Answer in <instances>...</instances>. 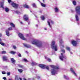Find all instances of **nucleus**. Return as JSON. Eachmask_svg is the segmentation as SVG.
I'll return each mask as SVG.
<instances>
[{"label": "nucleus", "mask_w": 80, "mask_h": 80, "mask_svg": "<svg viewBox=\"0 0 80 80\" xmlns=\"http://www.w3.org/2000/svg\"><path fill=\"white\" fill-rule=\"evenodd\" d=\"M28 15H25L24 16V19L25 21H28Z\"/></svg>", "instance_id": "obj_10"}, {"label": "nucleus", "mask_w": 80, "mask_h": 80, "mask_svg": "<svg viewBox=\"0 0 80 80\" xmlns=\"http://www.w3.org/2000/svg\"><path fill=\"white\" fill-rule=\"evenodd\" d=\"M24 61L25 62H27V60L26 59H24Z\"/></svg>", "instance_id": "obj_49"}, {"label": "nucleus", "mask_w": 80, "mask_h": 80, "mask_svg": "<svg viewBox=\"0 0 80 80\" xmlns=\"http://www.w3.org/2000/svg\"><path fill=\"white\" fill-rule=\"evenodd\" d=\"M26 35L27 37H29V34H26Z\"/></svg>", "instance_id": "obj_50"}, {"label": "nucleus", "mask_w": 80, "mask_h": 80, "mask_svg": "<svg viewBox=\"0 0 80 80\" xmlns=\"http://www.w3.org/2000/svg\"><path fill=\"white\" fill-rule=\"evenodd\" d=\"M70 53H71V54H72V52H70Z\"/></svg>", "instance_id": "obj_56"}, {"label": "nucleus", "mask_w": 80, "mask_h": 80, "mask_svg": "<svg viewBox=\"0 0 80 80\" xmlns=\"http://www.w3.org/2000/svg\"><path fill=\"white\" fill-rule=\"evenodd\" d=\"M72 3L74 5H77V2H76V1L75 0H73L72 1Z\"/></svg>", "instance_id": "obj_25"}, {"label": "nucleus", "mask_w": 80, "mask_h": 80, "mask_svg": "<svg viewBox=\"0 0 80 80\" xmlns=\"http://www.w3.org/2000/svg\"><path fill=\"white\" fill-rule=\"evenodd\" d=\"M45 59H47V60L48 62H51V59H50L47 58V57L46 56L45 57Z\"/></svg>", "instance_id": "obj_22"}, {"label": "nucleus", "mask_w": 80, "mask_h": 80, "mask_svg": "<svg viewBox=\"0 0 80 80\" xmlns=\"http://www.w3.org/2000/svg\"><path fill=\"white\" fill-rule=\"evenodd\" d=\"M8 30H9V31H10V30H12V28L11 27L8 28Z\"/></svg>", "instance_id": "obj_34"}, {"label": "nucleus", "mask_w": 80, "mask_h": 80, "mask_svg": "<svg viewBox=\"0 0 80 80\" xmlns=\"http://www.w3.org/2000/svg\"><path fill=\"white\" fill-rule=\"evenodd\" d=\"M36 27H38V25L36 24Z\"/></svg>", "instance_id": "obj_55"}, {"label": "nucleus", "mask_w": 80, "mask_h": 80, "mask_svg": "<svg viewBox=\"0 0 80 80\" xmlns=\"http://www.w3.org/2000/svg\"><path fill=\"white\" fill-rule=\"evenodd\" d=\"M2 74H5V72L3 71L2 72Z\"/></svg>", "instance_id": "obj_47"}, {"label": "nucleus", "mask_w": 80, "mask_h": 80, "mask_svg": "<svg viewBox=\"0 0 80 80\" xmlns=\"http://www.w3.org/2000/svg\"><path fill=\"white\" fill-rule=\"evenodd\" d=\"M8 3H10L11 2H12V1H11V0H8Z\"/></svg>", "instance_id": "obj_43"}, {"label": "nucleus", "mask_w": 80, "mask_h": 80, "mask_svg": "<svg viewBox=\"0 0 80 80\" xmlns=\"http://www.w3.org/2000/svg\"><path fill=\"white\" fill-rule=\"evenodd\" d=\"M13 48H14V49H16V46H13Z\"/></svg>", "instance_id": "obj_42"}, {"label": "nucleus", "mask_w": 80, "mask_h": 80, "mask_svg": "<svg viewBox=\"0 0 80 80\" xmlns=\"http://www.w3.org/2000/svg\"><path fill=\"white\" fill-rule=\"evenodd\" d=\"M37 78H40V77L39 76H38L37 77Z\"/></svg>", "instance_id": "obj_52"}, {"label": "nucleus", "mask_w": 80, "mask_h": 80, "mask_svg": "<svg viewBox=\"0 0 80 80\" xmlns=\"http://www.w3.org/2000/svg\"><path fill=\"white\" fill-rule=\"evenodd\" d=\"M75 11L77 14L80 15V6L76 7L75 9Z\"/></svg>", "instance_id": "obj_4"}, {"label": "nucleus", "mask_w": 80, "mask_h": 80, "mask_svg": "<svg viewBox=\"0 0 80 80\" xmlns=\"http://www.w3.org/2000/svg\"><path fill=\"white\" fill-rule=\"evenodd\" d=\"M24 46L27 47V48H30L31 47V46L28 45H27L26 44H23Z\"/></svg>", "instance_id": "obj_15"}, {"label": "nucleus", "mask_w": 80, "mask_h": 80, "mask_svg": "<svg viewBox=\"0 0 80 80\" xmlns=\"http://www.w3.org/2000/svg\"><path fill=\"white\" fill-rule=\"evenodd\" d=\"M31 80V79H30V78H29L28 79V80Z\"/></svg>", "instance_id": "obj_54"}, {"label": "nucleus", "mask_w": 80, "mask_h": 80, "mask_svg": "<svg viewBox=\"0 0 80 80\" xmlns=\"http://www.w3.org/2000/svg\"><path fill=\"white\" fill-rule=\"evenodd\" d=\"M23 7L24 8H29V6H28V5L27 4H25L23 5Z\"/></svg>", "instance_id": "obj_23"}, {"label": "nucleus", "mask_w": 80, "mask_h": 80, "mask_svg": "<svg viewBox=\"0 0 80 80\" xmlns=\"http://www.w3.org/2000/svg\"><path fill=\"white\" fill-rule=\"evenodd\" d=\"M2 59L3 61H7V60H8L7 57L5 56H4L2 57Z\"/></svg>", "instance_id": "obj_13"}, {"label": "nucleus", "mask_w": 80, "mask_h": 80, "mask_svg": "<svg viewBox=\"0 0 80 80\" xmlns=\"http://www.w3.org/2000/svg\"><path fill=\"white\" fill-rule=\"evenodd\" d=\"M32 5L33 7H34V8H37V5H36V4H35V3H33Z\"/></svg>", "instance_id": "obj_28"}, {"label": "nucleus", "mask_w": 80, "mask_h": 80, "mask_svg": "<svg viewBox=\"0 0 80 80\" xmlns=\"http://www.w3.org/2000/svg\"><path fill=\"white\" fill-rule=\"evenodd\" d=\"M59 43L60 44H62V43H63V41L62 39V38H59Z\"/></svg>", "instance_id": "obj_18"}, {"label": "nucleus", "mask_w": 80, "mask_h": 80, "mask_svg": "<svg viewBox=\"0 0 80 80\" xmlns=\"http://www.w3.org/2000/svg\"><path fill=\"white\" fill-rule=\"evenodd\" d=\"M0 44H1V45H2V46H5V43L2 42H0Z\"/></svg>", "instance_id": "obj_31"}, {"label": "nucleus", "mask_w": 80, "mask_h": 80, "mask_svg": "<svg viewBox=\"0 0 80 80\" xmlns=\"http://www.w3.org/2000/svg\"><path fill=\"white\" fill-rule=\"evenodd\" d=\"M71 12H72V13H74V11L72 10V9L71 10Z\"/></svg>", "instance_id": "obj_46"}, {"label": "nucleus", "mask_w": 80, "mask_h": 80, "mask_svg": "<svg viewBox=\"0 0 80 80\" xmlns=\"http://www.w3.org/2000/svg\"><path fill=\"white\" fill-rule=\"evenodd\" d=\"M18 71H19V72L20 73L22 72H23V70L22 69H18Z\"/></svg>", "instance_id": "obj_36"}, {"label": "nucleus", "mask_w": 80, "mask_h": 80, "mask_svg": "<svg viewBox=\"0 0 80 80\" xmlns=\"http://www.w3.org/2000/svg\"><path fill=\"white\" fill-rule=\"evenodd\" d=\"M18 57H22V55L20 54H18Z\"/></svg>", "instance_id": "obj_44"}, {"label": "nucleus", "mask_w": 80, "mask_h": 80, "mask_svg": "<svg viewBox=\"0 0 80 80\" xmlns=\"http://www.w3.org/2000/svg\"><path fill=\"white\" fill-rule=\"evenodd\" d=\"M10 25L11 26H12V27H15V25H14L13 23H11Z\"/></svg>", "instance_id": "obj_30"}, {"label": "nucleus", "mask_w": 80, "mask_h": 80, "mask_svg": "<svg viewBox=\"0 0 80 80\" xmlns=\"http://www.w3.org/2000/svg\"><path fill=\"white\" fill-rule=\"evenodd\" d=\"M11 60L12 63H15V60H14L13 58H11Z\"/></svg>", "instance_id": "obj_24"}, {"label": "nucleus", "mask_w": 80, "mask_h": 80, "mask_svg": "<svg viewBox=\"0 0 80 80\" xmlns=\"http://www.w3.org/2000/svg\"><path fill=\"white\" fill-rule=\"evenodd\" d=\"M8 76H9V75H10V72H8L7 73Z\"/></svg>", "instance_id": "obj_40"}, {"label": "nucleus", "mask_w": 80, "mask_h": 80, "mask_svg": "<svg viewBox=\"0 0 80 80\" xmlns=\"http://www.w3.org/2000/svg\"><path fill=\"white\" fill-rule=\"evenodd\" d=\"M37 64L35 62H32V63H31V65L32 66H34V65H37Z\"/></svg>", "instance_id": "obj_27"}, {"label": "nucleus", "mask_w": 80, "mask_h": 80, "mask_svg": "<svg viewBox=\"0 0 80 80\" xmlns=\"http://www.w3.org/2000/svg\"><path fill=\"white\" fill-rule=\"evenodd\" d=\"M70 70L73 73V74L76 76V77H77V74L75 72V71L73 70V69L72 68H71L70 69Z\"/></svg>", "instance_id": "obj_11"}, {"label": "nucleus", "mask_w": 80, "mask_h": 80, "mask_svg": "<svg viewBox=\"0 0 80 80\" xmlns=\"http://www.w3.org/2000/svg\"><path fill=\"white\" fill-rule=\"evenodd\" d=\"M10 53H11V54H12V55H15V53H16V52H15L14 51H11L9 52Z\"/></svg>", "instance_id": "obj_26"}, {"label": "nucleus", "mask_w": 80, "mask_h": 80, "mask_svg": "<svg viewBox=\"0 0 80 80\" xmlns=\"http://www.w3.org/2000/svg\"><path fill=\"white\" fill-rule=\"evenodd\" d=\"M9 80H12V79H9Z\"/></svg>", "instance_id": "obj_59"}, {"label": "nucleus", "mask_w": 80, "mask_h": 80, "mask_svg": "<svg viewBox=\"0 0 80 80\" xmlns=\"http://www.w3.org/2000/svg\"><path fill=\"white\" fill-rule=\"evenodd\" d=\"M50 67L52 68V69L51 71L52 75L57 74V72H58V69H59L58 67L53 65H50Z\"/></svg>", "instance_id": "obj_2"}, {"label": "nucleus", "mask_w": 80, "mask_h": 80, "mask_svg": "<svg viewBox=\"0 0 80 80\" xmlns=\"http://www.w3.org/2000/svg\"><path fill=\"white\" fill-rule=\"evenodd\" d=\"M64 78H65V79H68V78L67 77V76L64 75Z\"/></svg>", "instance_id": "obj_38"}, {"label": "nucleus", "mask_w": 80, "mask_h": 80, "mask_svg": "<svg viewBox=\"0 0 80 80\" xmlns=\"http://www.w3.org/2000/svg\"><path fill=\"white\" fill-rule=\"evenodd\" d=\"M18 36L19 37L21 38V39H22V40H27V38H24L23 35L21 33L19 34Z\"/></svg>", "instance_id": "obj_7"}, {"label": "nucleus", "mask_w": 80, "mask_h": 80, "mask_svg": "<svg viewBox=\"0 0 80 80\" xmlns=\"http://www.w3.org/2000/svg\"><path fill=\"white\" fill-rule=\"evenodd\" d=\"M20 23H21V24H23V22H20Z\"/></svg>", "instance_id": "obj_53"}, {"label": "nucleus", "mask_w": 80, "mask_h": 80, "mask_svg": "<svg viewBox=\"0 0 80 80\" xmlns=\"http://www.w3.org/2000/svg\"><path fill=\"white\" fill-rule=\"evenodd\" d=\"M3 79H4V80H7V78H6V77H4L2 78Z\"/></svg>", "instance_id": "obj_45"}, {"label": "nucleus", "mask_w": 80, "mask_h": 80, "mask_svg": "<svg viewBox=\"0 0 80 80\" xmlns=\"http://www.w3.org/2000/svg\"><path fill=\"white\" fill-rule=\"evenodd\" d=\"M64 46L63 45H62V46H61V47L62 48H63L64 47Z\"/></svg>", "instance_id": "obj_48"}, {"label": "nucleus", "mask_w": 80, "mask_h": 80, "mask_svg": "<svg viewBox=\"0 0 80 80\" xmlns=\"http://www.w3.org/2000/svg\"><path fill=\"white\" fill-rule=\"evenodd\" d=\"M31 43L33 45H35L38 47H44V46L40 41L38 39H33L31 42Z\"/></svg>", "instance_id": "obj_1"}, {"label": "nucleus", "mask_w": 80, "mask_h": 80, "mask_svg": "<svg viewBox=\"0 0 80 80\" xmlns=\"http://www.w3.org/2000/svg\"><path fill=\"white\" fill-rule=\"evenodd\" d=\"M2 34L1 33H0V37H2ZM0 42H1L2 41V39H1V38H0Z\"/></svg>", "instance_id": "obj_37"}, {"label": "nucleus", "mask_w": 80, "mask_h": 80, "mask_svg": "<svg viewBox=\"0 0 80 80\" xmlns=\"http://www.w3.org/2000/svg\"><path fill=\"white\" fill-rule=\"evenodd\" d=\"M72 44L73 46H76V45H77V43L76 41H73L72 42Z\"/></svg>", "instance_id": "obj_12"}, {"label": "nucleus", "mask_w": 80, "mask_h": 80, "mask_svg": "<svg viewBox=\"0 0 80 80\" xmlns=\"http://www.w3.org/2000/svg\"><path fill=\"white\" fill-rule=\"evenodd\" d=\"M40 67L41 68H46L47 70H49V68L48 66H45L43 64H40L39 65Z\"/></svg>", "instance_id": "obj_5"}, {"label": "nucleus", "mask_w": 80, "mask_h": 80, "mask_svg": "<svg viewBox=\"0 0 80 80\" xmlns=\"http://www.w3.org/2000/svg\"><path fill=\"white\" fill-rule=\"evenodd\" d=\"M66 49H67L68 50V51H70V48L69 47H66Z\"/></svg>", "instance_id": "obj_33"}, {"label": "nucleus", "mask_w": 80, "mask_h": 80, "mask_svg": "<svg viewBox=\"0 0 80 80\" xmlns=\"http://www.w3.org/2000/svg\"><path fill=\"white\" fill-rule=\"evenodd\" d=\"M18 66L20 68H22L23 67V66L20 65H18Z\"/></svg>", "instance_id": "obj_41"}, {"label": "nucleus", "mask_w": 80, "mask_h": 80, "mask_svg": "<svg viewBox=\"0 0 80 80\" xmlns=\"http://www.w3.org/2000/svg\"><path fill=\"white\" fill-rule=\"evenodd\" d=\"M41 3V5L42 7H45L46 5H45V4H44L42 3Z\"/></svg>", "instance_id": "obj_32"}, {"label": "nucleus", "mask_w": 80, "mask_h": 80, "mask_svg": "<svg viewBox=\"0 0 80 80\" xmlns=\"http://www.w3.org/2000/svg\"><path fill=\"white\" fill-rule=\"evenodd\" d=\"M11 5L14 8H18V4H16V3L14 2H12L11 3Z\"/></svg>", "instance_id": "obj_9"}, {"label": "nucleus", "mask_w": 80, "mask_h": 80, "mask_svg": "<svg viewBox=\"0 0 80 80\" xmlns=\"http://www.w3.org/2000/svg\"><path fill=\"white\" fill-rule=\"evenodd\" d=\"M44 29L45 30H47V28H44Z\"/></svg>", "instance_id": "obj_51"}, {"label": "nucleus", "mask_w": 80, "mask_h": 80, "mask_svg": "<svg viewBox=\"0 0 80 80\" xmlns=\"http://www.w3.org/2000/svg\"><path fill=\"white\" fill-rule=\"evenodd\" d=\"M19 79L20 80H22V78H18V76H16L15 77V80H19Z\"/></svg>", "instance_id": "obj_14"}, {"label": "nucleus", "mask_w": 80, "mask_h": 80, "mask_svg": "<svg viewBox=\"0 0 80 80\" xmlns=\"http://www.w3.org/2000/svg\"><path fill=\"white\" fill-rule=\"evenodd\" d=\"M28 25H30V23H28Z\"/></svg>", "instance_id": "obj_58"}, {"label": "nucleus", "mask_w": 80, "mask_h": 80, "mask_svg": "<svg viewBox=\"0 0 80 80\" xmlns=\"http://www.w3.org/2000/svg\"><path fill=\"white\" fill-rule=\"evenodd\" d=\"M41 18L42 20H45V17L43 16H41Z\"/></svg>", "instance_id": "obj_29"}, {"label": "nucleus", "mask_w": 80, "mask_h": 80, "mask_svg": "<svg viewBox=\"0 0 80 80\" xmlns=\"http://www.w3.org/2000/svg\"><path fill=\"white\" fill-rule=\"evenodd\" d=\"M6 35H7L8 37L10 36V34H9V32L8 31V30H6Z\"/></svg>", "instance_id": "obj_19"}, {"label": "nucleus", "mask_w": 80, "mask_h": 80, "mask_svg": "<svg viewBox=\"0 0 80 80\" xmlns=\"http://www.w3.org/2000/svg\"><path fill=\"white\" fill-rule=\"evenodd\" d=\"M61 52H62L64 53H65V50H61Z\"/></svg>", "instance_id": "obj_39"}, {"label": "nucleus", "mask_w": 80, "mask_h": 80, "mask_svg": "<svg viewBox=\"0 0 80 80\" xmlns=\"http://www.w3.org/2000/svg\"><path fill=\"white\" fill-rule=\"evenodd\" d=\"M48 23L50 28H52V26H51V25H50V23H51L52 24H53V23H54V22H53V21L52 20H49L48 21Z\"/></svg>", "instance_id": "obj_8"}, {"label": "nucleus", "mask_w": 80, "mask_h": 80, "mask_svg": "<svg viewBox=\"0 0 80 80\" xmlns=\"http://www.w3.org/2000/svg\"><path fill=\"white\" fill-rule=\"evenodd\" d=\"M5 11L6 12H9V9L8 8H5Z\"/></svg>", "instance_id": "obj_20"}, {"label": "nucleus", "mask_w": 80, "mask_h": 80, "mask_svg": "<svg viewBox=\"0 0 80 80\" xmlns=\"http://www.w3.org/2000/svg\"><path fill=\"white\" fill-rule=\"evenodd\" d=\"M26 53H27V51H26Z\"/></svg>", "instance_id": "obj_60"}, {"label": "nucleus", "mask_w": 80, "mask_h": 80, "mask_svg": "<svg viewBox=\"0 0 80 80\" xmlns=\"http://www.w3.org/2000/svg\"><path fill=\"white\" fill-rule=\"evenodd\" d=\"M3 2H1L0 3V5L1 7V8H2V9H4V7H3Z\"/></svg>", "instance_id": "obj_16"}, {"label": "nucleus", "mask_w": 80, "mask_h": 80, "mask_svg": "<svg viewBox=\"0 0 80 80\" xmlns=\"http://www.w3.org/2000/svg\"><path fill=\"white\" fill-rule=\"evenodd\" d=\"M75 18L76 21H77L78 22V21L79 19L78 18V16L77 14H76L75 15Z\"/></svg>", "instance_id": "obj_17"}, {"label": "nucleus", "mask_w": 80, "mask_h": 80, "mask_svg": "<svg viewBox=\"0 0 80 80\" xmlns=\"http://www.w3.org/2000/svg\"><path fill=\"white\" fill-rule=\"evenodd\" d=\"M61 56L59 57V58L62 61H66L67 60V57L66 56H63V53H61Z\"/></svg>", "instance_id": "obj_6"}, {"label": "nucleus", "mask_w": 80, "mask_h": 80, "mask_svg": "<svg viewBox=\"0 0 80 80\" xmlns=\"http://www.w3.org/2000/svg\"><path fill=\"white\" fill-rule=\"evenodd\" d=\"M2 54H5V53H6V51H3L2 52Z\"/></svg>", "instance_id": "obj_35"}, {"label": "nucleus", "mask_w": 80, "mask_h": 80, "mask_svg": "<svg viewBox=\"0 0 80 80\" xmlns=\"http://www.w3.org/2000/svg\"><path fill=\"white\" fill-rule=\"evenodd\" d=\"M55 12H59V10H58V8H55L54 9Z\"/></svg>", "instance_id": "obj_21"}, {"label": "nucleus", "mask_w": 80, "mask_h": 80, "mask_svg": "<svg viewBox=\"0 0 80 80\" xmlns=\"http://www.w3.org/2000/svg\"><path fill=\"white\" fill-rule=\"evenodd\" d=\"M55 42L54 41H52L51 43V48L52 49H54L55 51H57V46L55 45L54 46Z\"/></svg>", "instance_id": "obj_3"}, {"label": "nucleus", "mask_w": 80, "mask_h": 80, "mask_svg": "<svg viewBox=\"0 0 80 80\" xmlns=\"http://www.w3.org/2000/svg\"><path fill=\"white\" fill-rule=\"evenodd\" d=\"M43 2L44 3H45V1H44V0H43Z\"/></svg>", "instance_id": "obj_57"}]
</instances>
